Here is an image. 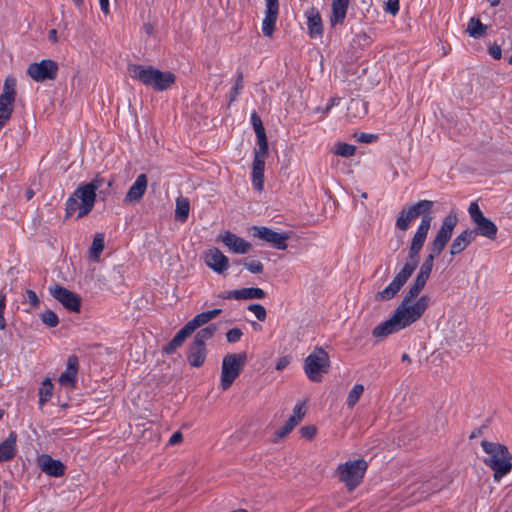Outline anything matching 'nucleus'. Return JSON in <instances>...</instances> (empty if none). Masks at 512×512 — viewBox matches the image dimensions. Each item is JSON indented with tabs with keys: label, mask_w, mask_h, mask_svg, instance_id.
Returning a JSON list of instances; mask_svg holds the SVG:
<instances>
[{
	"label": "nucleus",
	"mask_w": 512,
	"mask_h": 512,
	"mask_svg": "<svg viewBox=\"0 0 512 512\" xmlns=\"http://www.w3.org/2000/svg\"><path fill=\"white\" fill-rule=\"evenodd\" d=\"M432 207L433 201L421 200L408 208L402 209L400 212L396 220V227L401 231H406L413 220L421 214H423V216L421 218L420 225L412 238L406 263L396 274L391 283L384 290L376 294V300L384 301L394 298L418 267L419 255L432 223V216L430 215Z\"/></svg>",
	"instance_id": "nucleus-1"
},
{
	"label": "nucleus",
	"mask_w": 512,
	"mask_h": 512,
	"mask_svg": "<svg viewBox=\"0 0 512 512\" xmlns=\"http://www.w3.org/2000/svg\"><path fill=\"white\" fill-rule=\"evenodd\" d=\"M435 258L429 254L425 257L414 283L410 286L393 315L373 329L372 335L374 337L383 339L412 325L423 316L430 305V297L422 295L418 298V296L430 277Z\"/></svg>",
	"instance_id": "nucleus-2"
},
{
	"label": "nucleus",
	"mask_w": 512,
	"mask_h": 512,
	"mask_svg": "<svg viewBox=\"0 0 512 512\" xmlns=\"http://www.w3.org/2000/svg\"><path fill=\"white\" fill-rule=\"evenodd\" d=\"M481 447L488 455L483 459V462L493 470L494 481L499 482L512 470V456L508 448L501 443L487 440L481 442Z\"/></svg>",
	"instance_id": "nucleus-3"
},
{
	"label": "nucleus",
	"mask_w": 512,
	"mask_h": 512,
	"mask_svg": "<svg viewBox=\"0 0 512 512\" xmlns=\"http://www.w3.org/2000/svg\"><path fill=\"white\" fill-rule=\"evenodd\" d=\"M127 70L131 78L152 87L155 91L167 90L176 80V76L172 72H163L153 66L129 64Z\"/></svg>",
	"instance_id": "nucleus-4"
},
{
	"label": "nucleus",
	"mask_w": 512,
	"mask_h": 512,
	"mask_svg": "<svg viewBox=\"0 0 512 512\" xmlns=\"http://www.w3.org/2000/svg\"><path fill=\"white\" fill-rule=\"evenodd\" d=\"M96 201V193L86 184L79 186L66 202V217H70L78 210L77 219L91 212Z\"/></svg>",
	"instance_id": "nucleus-5"
},
{
	"label": "nucleus",
	"mask_w": 512,
	"mask_h": 512,
	"mask_svg": "<svg viewBox=\"0 0 512 512\" xmlns=\"http://www.w3.org/2000/svg\"><path fill=\"white\" fill-rule=\"evenodd\" d=\"M330 358L322 347H315L304 360V372L307 378L315 383L322 381L323 375L328 373Z\"/></svg>",
	"instance_id": "nucleus-6"
},
{
	"label": "nucleus",
	"mask_w": 512,
	"mask_h": 512,
	"mask_svg": "<svg viewBox=\"0 0 512 512\" xmlns=\"http://www.w3.org/2000/svg\"><path fill=\"white\" fill-rule=\"evenodd\" d=\"M367 468L368 464L364 459H356L340 464L336 473L339 481L344 483L349 491H353L362 482Z\"/></svg>",
	"instance_id": "nucleus-7"
},
{
	"label": "nucleus",
	"mask_w": 512,
	"mask_h": 512,
	"mask_svg": "<svg viewBox=\"0 0 512 512\" xmlns=\"http://www.w3.org/2000/svg\"><path fill=\"white\" fill-rule=\"evenodd\" d=\"M247 361L245 352L227 354L222 361L221 388L228 390L242 372Z\"/></svg>",
	"instance_id": "nucleus-8"
},
{
	"label": "nucleus",
	"mask_w": 512,
	"mask_h": 512,
	"mask_svg": "<svg viewBox=\"0 0 512 512\" xmlns=\"http://www.w3.org/2000/svg\"><path fill=\"white\" fill-rule=\"evenodd\" d=\"M458 222L457 215L455 213H449L442 221L441 227L438 230L434 240L429 244V255L438 257L444 250L446 244L450 240L454 228Z\"/></svg>",
	"instance_id": "nucleus-9"
},
{
	"label": "nucleus",
	"mask_w": 512,
	"mask_h": 512,
	"mask_svg": "<svg viewBox=\"0 0 512 512\" xmlns=\"http://www.w3.org/2000/svg\"><path fill=\"white\" fill-rule=\"evenodd\" d=\"M471 220L475 224L476 236L481 235L490 240H495L498 232V228L494 222L486 218L479 208L476 202H472L468 208Z\"/></svg>",
	"instance_id": "nucleus-10"
},
{
	"label": "nucleus",
	"mask_w": 512,
	"mask_h": 512,
	"mask_svg": "<svg viewBox=\"0 0 512 512\" xmlns=\"http://www.w3.org/2000/svg\"><path fill=\"white\" fill-rule=\"evenodd\" d=\"M15 97L16 79L8 76L4 81L3 92L0 95V129L11 118Z\"/></svg>",
	"instance_id": "nucleus-11"
},
{
	"label": "nucleus",
	"mask_w": 512,
	"mask_h": 512,
	"mask_svg": "<svg viewBox=\"0 0 512 512\" xmlns=\"http://www.w3.org/2000/svg\"><path fill=\"white\" fill-rule=\"evenodd\" d=\"M57 62L44 59L40 62L31 63L27 68V75L35 82H44L55 80L58 74Z\"/></svg>",
	"instance_id": "nucleus-12"
},
{
	"label": "nucleus",
	"mask_w": 512,
	"mask_h": 512,
	"mask_svg": "<svg viewBox=\"0 0 512 512\" xmlns=\"http://www.w3.org/2000/svg\"><path fill=\"white\" fill-rule=\"evenodd\" d=\"M49 292L61 305L70 312L78 313L81 308V297L67 288L55 284L49 287Z\"/></svg>",
	"instance_id": "nucleus-13"
},
{
	"label": "nucleus",
	"mask_w": 512,
	"mask_h": 512,
	"mask_svg": "<svg viewBox=\"0 0 512 512\" xmlns=\"http://www.w3.org/2000/svg\"><path fill=\"white\" fill-rule=\"evenodd\" d=\"M267 156L268 147L255 148L252 166V183L254 188L258 191L263 190L265 160Z\"/></svg>",
	"instance_id": "nucleus-14"
},
{
	"label": "nucleus",
	"mask_w": 512,
	"mask_h": 512,
	"mask_svg": "<svg viewBox=\"0 0 512 512\" xmlns=\"http://www.w3.org/2000/svg\"><path fill=\"white\" fill-rule=\"evenodd\" d=\"M218 241H221L230 251L237 254H245L252 249L251 243L230 231L221 234Z\"/></svg>",
	"instance_id": "nucleus-15"
},
{
	"label": "nucleus",
	"mask_w": 512,
	"mask_h": 512,
	"mask_svg": "<svg viewBox=\"0 0 512 512\" xmlns=\"http://www.w3.org/2000/svg\"><path fill=\"white\" fill-rule=\"evenodd\" d=\"M265 17L262 22V32L264 36L271 37L275 30V24L279 13L278 0H265Z\"/></svg>",
	"instance_id": "nucleus-16"
},
{
	"label": "nucleus",
	"mask_w": 512,
	"mask_h": 512,
	"mask_svg": "<svg viewBox=\"0 0 512 512\" xmlns=\"http://www.w3.org/2000/svg\"><path fill=\"white\" fill-rule=\"evenodd\" d=\"M205 264L213 271L222 274L229 267V259L218 248L209 249L204 255Z\"/></svg>",
	"instance_id": "nucleus-17"
},
{
	"label": "nucleus",
	"mask_w": 512,
	"mask_h": 512,
	"mask_svg": "<svg viewBox=\"0 0 512 512\" xmlns=\"http://www.w3.org/2000/svg\"><path fill=\"white\" fill-rule=\"evenodd\" d=\"M147 184V176L145 174L138 175L133 185L129 188L124 198V202L126 204H134L140 202L147 189Z\"/></svg>",
	"instance_id": "nucleus-18"
},
{
	"label": "nucleus",
	"mask_w": 512,
	"mask_h": 512,
	"mask_svg": "<svg viewBox=\"0 0 512 512\" xmlns=\"http://www.w3.org/2000/svg\"><path fill=\"white\" fill-rule=\"evenodd\" d=\"M40 469L49 476L61 477L65 473V465L59 461L53 459L49 455H42L38 460Z\"/></svg>",
	"instance_id": "nucleus-19"
},
{
	"label": "nucleus",
	"mask_w": 512,
	"mask_h": 512,
	"mask_svg": "<svg viewBox=\"0 0 512 512\" xmlns=\"http://www.w3.org/2000/svg\"><path fill=\"white\" fill-rule=\"evenodd\" d=\"M476 239V232L466 229L454 238L450 245V254L452 256L463 252Z\"/></svg>",
	"instance_id": "nucleus-20"
},
{
	"label": "nucleus",
	"mask_w": 512,
	"mask_h": 512,
	"mask_svg": "<svg viewBox=\"0 0 512 512\" xmlns=\"http://www.w3.org/2000/svg\"><path fill=\"white\" fill-rule=\"evenodd\" d=\"M78 367V358L75 355L69 356L66 370L59 377V383L63 386L74 387L77 380Z\"/></svg>",
	"instance_id": "nucleus-21"
},
{
	"label": "nucleus",
	"mask_w": 512,
	"mask_h": 512,
	"mask_svg": "<svg viewBox=\"0 0 512 512\" xmlns=\"http://www.w3.org/2000/svg\"><path fill=\"white\" fill-rule=\"evenodd\" d=\"M221 313V309H213L197 314L192 320L187 322L184 326L192 334L196 329L207 324L212 319L216 318Z\"/></svg>",
	"instance_id": "nucleus-22"
},
{
	"label": "nucleus",
	"mask_w": 512,
	"mask_h": 512,
	"mask_svg": "<svg viewBox=\"0 0 512 512\" xmlns=\"http://www.w3.org/2000/svg\"><path fill=\"white\" fill-rule=\"evenodd\" d=\"M17 435L11 432L9 436L0 443V462H7L16 456Z\"/></svg>",
	"instance_id": "nucleus-23"
},
{
	"label": "nucleus",
	"mask_w": 512,
	"mask_h": 512,
	"mask_svg": "<svg viewBox=\"0 0 512 512\" xmlns=\"http://www.w3.org/2000/svg\"><path fill=\"white\" fill-rule=\"evenodd\" d=\"M309 35L311 37L321 36L323 33L322 19L319 11L312 7L306 12Z\"/></svg>",
	"instance_id": "nucleus-24"
},
{
	"label": "nucleus",
	"mask_w": 512,
	"mask_h": 512,
	"mask_svg": "<svg viewBox=\"0 0 512 512\" xmlns=\"http://www.w3.org/2000/svg\"><path fill=\"white\" fill-rule=\"evenodd\" d=\"M349 0H332V14L330 24L332 27L342 24L348 10Z\"/></svg>",
	"instance_id": "nucleus-25"
},
{
	"label": "nucleus",
	"mask_w": 512,
	"mask_h": 512,
	"mask_svg": "<svg viewBox=\"0 0 512 512\" xmlns=\"http://www.w3.org/2000/svg\"><path fill=\"white\" fill-rule=\"evenodd\" d=\"M206 345H201L192 342L189 346L188 362L193 367H200L204 364L206 359Z\"/></svg>",
	"instance_id": "nucleus-26"
},
{
	"label": "nucleus",
	"mask_w": 512,
	"mask_h": 512,
	"mask_svg": "<svg viewBox=\"0 0 512 512\" xmlns=\"http://www.w3.org/2000/svg\"><path fill=\"white\" fill-rule=\"evenodd\" d=\"M191 333L187 328L184 326L181 328L177 334L174 336V338L163 347V352L166 354H172L176 351L177 348H179L187 337H189Z\"/></svg>",
	"instance_id": "nucleus-27"
},
{
	"label": "nucleus",
	"mask_w": 512,
	"mask_h": 512,
	"mask_svg": "<svg viewBox=\"0 0 512 512\" xmlns=\"http://www.w3.org/2000/svg\"><path fill=\"white\" fill-rule=\"evenodd\" d=\"M251 122L257 137V147H268L265 128L261 118L255 112L251 115Z\"/></svg>",
	"instance_id": "nucleus-28"
},
{
	"label": "nucleus",
	"mask_w": 512,
	"mask_h": 512,
	"mask_svg": "<svg viewBox=\"0 0 512 512\" xmlns=\"http://www.w3.org/2000/svg\"><path fill=\"white\" fill-rule=\"evenodd\" d=\"M190 203L185 197H178L176 199L175 219L180 222H185L189 216Z\"/></svg>",
	"instance_id": "nucleus-29"
},
{
	"label": "nucleus",
	"mask_w": 512,
	"mask_h": 512,
	"mask_svg": "<svg viewBox=\"0 0 512 512\" xmlns=\"http://www.w3.org/2000/svg\"><path fill=\"white\" fill-rule=\"evenodd\" d=\"M487 26L482 24L481 21L475 17H472L467 25V32L475 39H479L486 34Z\"/></svg>",
	"instance_id": "nucleus-30"
},
{
	"label": "nucleus",
	"mask_w": 512,
	"mask_h": 512,
	"mask_svg": "<svg viewBox=\"0 0 512 512\" xmlns=\"http://www.w3.org/2000/svg\"><path fill=\"white\" fill-rule=\"evenodd\" d=\"M217 328L218 327L216 324H210L209 326L200 329L196 333L193 342L201 344V345H205L206 341H208L209 339H211L214 336V334L217 331Z\"/></svg>",
	"instance_id": "nucleus-31"
},
{
	"label": "nucleus",
	"mask_w": 512,
	"mask_h": 512,
	"mask_svg": "<svg viewBox=\"0 0 512 512\" xmlns=\"http://www.w3.org/2000/svg\"><path fill=\"white\" fill-rule=\"evenodd\" d=\"M53 384L46 378L39 389V404L42 407L52 396Z\"/></svg>",
	"instance_id": "nucleus-32"
},
{
	"label": "nucleus",
	"mask_w": 512,
	"mask_h": 512,
	"mask_svg": "<svg viewBox=\"0 0 512 512\" xmlns=\"http://www.w3.org/2000/svg\"><path fill=\"white\" fill-rule=\"evenodd\" d=\"M364 392V386L362 384H356L350 390L347 396L346 404L348 408H353L359 401L361 395Z\"/></svg>",
	"instance_id": "nucleus-33"
},
{
	"label": "nucleus",
	"mask_w": 512,
	"mask_h": 512,
	"mask_svg": "<svg viewBox=\"0 0 512 512\" xmlns=\"http://www.w3.org/2000/svg\"><path fill=\"white\" fill-rule=\"evenodd\" d=\"M241 299H262L266 293L258 287H249L240 289Z\"/></svg>",
	"instance_id": "nucleus-34"
},
{
	"label": "nucleus",
	"mask_w": 512,
	"mask_h": 512,
	"mask_svg": "<svg viewBox=\"0 0 512 512\" xmlns=\"http://www.w3.org/2000/svg\"><path fill=\"white\" fill-rule=\"evenodd\" d=\"M333 152L341 157H351L356 152V146L348 143H337Z\"/></svg>",
	"instance_id": "nucleus-35"
},
{
	"label": "nucleus",
	"mask_w": 512,
	"mask_h": 512,
	"mask_svg": "<svg viewBox=\"0 0 512 512\" xmlns=\"http://www.w3.org/2000/svg\"><path fill=\"white\" fill-rule=\"evenodd\" d=\"M252 231L254 237L259 238L267 243L270 242L273 234L275 233V231L272 229L264 226H254L252 227Z\"/></svg>",
	"instance_id": "nucleus-36"
},
{
	"label": "nucleus",
	"mask_w": 512,
	"mask_h": 512,
	"mask_svg": "<svg viewBox=\"0 0 512 512\" xmlns=\"http://www.w3.org/2000/svg\"><path fill=\"white\" fill-rule=\"evenodd\" d=\"M290 238L287 233L275 232L270 240V244L279 250H285L287 248V240Z\"/></svg>",
	"instance_id": "nucleus-37"
},
{
	"label": "nucleus",
	"mask_w": 512,
	"mask_h": 512,
	"mask_svg": "<svg viewBox=\"0 0 512 512\" xmlns=\"http://www.w3.org/2000/svg\"><path fill=\"white\" fill-rule=\"evenodd\" d=\"M298 425L297 418H291L286 421V423L281 427L276 433L275 436L277 439H282L286 437L294 428Z\"/></svg>",
	"instance_id": "nucleus-38"
},
{
	"label": "nucleus",
	"mask_w": 512,
	"mask_h": 512,
	"mask_svg": "<svg viewBox=\"0 0 512 512\" xmlns=\"http://www.w3.org/2000/svg\"><path fill=\"white\" fill-rule=\"evenodd\" d=\"M104 249V237L102 234H97L92 242V246L90 248V252L94 258H98L101 252Z\"/></svg>",
	"instance_id": "nucleus-39"
},
{
	"label": "nucleus",
	"mask_w": 512,
	"mask_h": 512,
	"mask_svg": "<svg viewBox=\"0 0 512 512\" xmlns=\"http://www.w3.org/2000/svg\"><path fill=\"white\" fill-rule=\"evenodd\" d=\"M42 322L48 327H56L59 324V318L52 310H46L41 314Z\"/></svg>",
	"instance_id": "nucleus-40"
},
{
	"label": "nucleus",
	"mask_w": 512,
	"mask_h": 512,
	"mask_svg": "<svg viewBox=\"0 0 512 512\" xmlns=\"http://www.w3.org/2000/svg\"><path fill=\"white\" fill-rule=\"evenodd\" d=\"M244 267L251 273L259 274L263 272V264L259 260H244L243 261Z\"/></svg>",
	"instance_id": "nucleus-41"
},
{
	"label": "nucleus",
	"mask_w": 512,
	"mask_h": 512,
	"mask_svg": "<svg viewBox=\"0 0 512 512\" xmlns=\"http://www.w3.org/2000/svg\"><path fill=\"white\" fill-rule=\"evenodd\" d=\"M248 310L251 311L259 321H264L266 319V310L260 304H250L248 306Z\"/></svg>",
	"instance_id": "nucleus-42"
},
{
	"label": "nucleus",
	"mask_w": 512,
	"mask_h": 512,
	"mask_svg": "<svg viewBox=\"0 0 512 512\" xmlns=\"http://www.w3.org/2000/svg\"><path fill=\"white\" fill-rule=\"evenodd\" d=\"M243 88V74L238 73L235 86L231 92L230 102H233L239 94V91Z\"/></svg>",
	"instance_id": "nucleus-43"
},
{
	"label": "nucleus",
	"mask_w": 512,
	"mask_h": 512,
	"mask_svg": "<svg viewBox=\"0 0 512 512\" xmlns=\"http://www.w3.org/2000/svg\"><path fill=\"white\" fill-rule=\"evenodd\" d=\"M242 335L243 333L241 329L232 328L226 333V338L229 343H235L241 339Z\"/></svg>",
	"instance_id": "nucleus-44"
},
{
	"label": "nucleus",
	"mask_w": 512,
	"mask_h": 512,
	"mask_svg": "<svg viewBox=\"0 0 512 512\" xmlns=\"http://www.w3.org/2000/svg\"><path fill=\"white\" fill-rule=\"evenodd\" d=\"M316 432H317V429L313 425L304 426L300 429V433H301L302 437L309 439V440H311L315 437Z\"/></svg>",
	"instance_id": "nucleus-45"
},
{
	"label": "nucleus",
	"mask_w": 512,
	"mask_h": 512,
	"mask_svg": "<svg viewBox=\"0 0 512 512\" xmlns=\"http://www.w3.org/2000/svg\"><path fill=\"white\" fill-rule=\"evenodd\" d=\"M385 11L395 16L399 11V0H387Z\"/></svg>",
	"instance_id": "nucleus-46"
},
{
	"label": "nucleus",
	"mask_w": 512,
	"mask_h": 512,
	"mask_svg": "<svg viewBox=\"0 0 512 512\" xmlns=\"http://www.w3.org/2000/svg\"><path fill=\"white\" fill-rule=\"evenodd\" d=\"M6 306V298L4 294H0V330H4L6 322L4 319V310Z\"/></svg>",
	"instance_id": "nucleus-47"
},
{
	"label": "nucleus",
	"mask_w": 512,
	"mask_h": 512,
	"mask_svg": "<svg viewBox=\"0 0 512 512\" xmlns=\"http://www.w3.org/2000/svg\"><path fill=\"white\" fill-rule=\"evenodd\" d=\"M305 416V409L303 404H297L293 409V415L291 418H297V422L300 423Z\"/></svg>",
	"instance_id": "nucleus-48"
},
{
	"label": "nucleus",
	"mask_w": 512,
	"mask_h": 512,
	"mask_svg": "<svg viewBox=\"0 0 512 512\" xmlns=\"http://www.w3.org/2000/svg\"><path fill=\"white\" fill-rule=\"evenodd\" d=\"M105 183V179L101 176H96L90 183H87V186H90L92 190L96 193V191Z\"/></svg>",
	"instance_id": "nucleus-49"
},
{
	"label": "nucleus",
	"mask_w": 512,
	"mask_h": 512,
	"mask_svg": "<svg viewBox=\"0 0 512 512\" xmlns=\"http://www.w3.org/2000/svg\"><path fill=\"white\" fill-rule=\"evenodd\" d=\"M27 299L31 303L34 308H38L40 304V300L37 294L33 290L26 291Z\"/></svg>",
	"instance_id": "nucleus-50"
},
{
	"label": "nucleus",
	"mask_w": 512,
	"mask_h": 512,
	"mask_svg": "<svg viewBox=\"0 0 512 512\" xmlns=\"http://www.w3.org/2000/svg\"><path fill=\"white\" fill-rule=\"evenodd\" d=\"M290 362H291V358L289 356L280 357L277 360L275 368L277 371H281V370L285 369L290 364Z\"/></svg>",
	"instance_id": "nucleus-51"
},
{
	"label": "nucleus",
	"mask_w": 512,
	"mask_h": 512,
	"mask_svg": "<svg viewBox=\"0 0 512 512\" xmlns=\"http://www.w3.org/2000/svg\"><path fill=\"white\" fill-rule=\"evenodd\" d=\"M489 54L495 59L499 60L502 56V50L501 47L497 44H493L489 47Z\"/></svg>",
	"instance_id": "nucleus-52"
},
{
	"label": "nucleus",
	"mask_w": 512,
	"mask_h": 512,
	"mask_svg": "<svg viewBox=\"0 0 512 512\" xmlns=\"http://www.w3.org/2000/svg\"><path fill=\"white\" fill-rule=\"evenodd\" d=\"M183 441V434L180 431H176L170 437L168 444L169 445H177Z\"/></svg>",
	"instance_id": "nucleus-53"
},
{
	"label": "nucleus",
	"mask_w": 512,
	"mask_h": 512,
	"mask_svg": "<svg viewBox=\"0 0 512 512\" xmlns=\"http://www.w3.org/2000/svg\"><path fill=\"white\" fill-rule=\"evenodd\" d=\"M222 298H224V299H237V300H239V299H241L240 289L239 290L228 291L224 295H222Z\"/></svg>",
	"instance_id": "nucleus-54"
},
{
	"label": "nucleus",
	"mask_w": 512,
	"mask_h": 512,
	"mask_svg": "<svg viewBox=\"0 0 512 512\" xmlns=\"http://www.w3.org/2000/svg\"><path fill=\"white\" fill-rule=\"evenodd\" d=\"M375 138H376V136H375V135H372V134H365V133H363V134L360 136L359 140H360V141H362V142H365V143H369V142H371V141H372L373 139H375Z\"/></svg>",
	"instance_id": "nucleus-55"
},
{
	"label": "nucleus",
	"mask_w": 512,
	"mask_h": 512,
	"mask_svg": "<svg viewBox=\"0 0 512 512\" xmlns=\"http://www.w3.org/2000/svg\"><path fill=\"white\" fill-rule=\"evenodd\" d=\"M101 10L104 14L109 13V0H99Z\"/></svg>",
	"instance_id": "nucleus-56"
},
{
	"label": "nucleus",
	"mask_w": 512,
	"mask_h": 512,
	"mask_svg": "<svg viewBox=\"0 0 512 512\" xmlns=\"http://www.w3.org/2000/svg\"><path fill=\"white\" fill-rule=\"evenodd\" d=\"M143 30L147 35H151L154 31L153 25L150 23H145L143 25Z\"/></svg>",
	"instance_id": "nucleus-57"
},
{
	"label": "nucleus",
	"mask_w": 512,
	"mask_h": 512,
	"mask_svg": "<svg viewBox=\"0 0 512 512\" xmlns=\"http://www.w3.org/2000/svg\"><path fill=\"white\" fill-rule=\"evenodd\" d=\"M48 38L52 42H57V31L55 29H51L48 34Z\"/></svg>",
	"instance_id": "nucleus-58"
},
{
	"label": "nucleus",
	"mask_w": 512,
	"mask_h": 512,
	"mask_svg": "<svg viewBox=\"0 0 512 512\" xmlns=\"http://www.w3.org/2000/svg\"><path fill=\"white\" fill-rule=\"evenodd\" d=\"M336 101H337V99H336V98H332V99H330L329 104H328V105L326 106V108L324 109V113H325V114H327V113L330 111V109H331V108L336 104Z\"/></svg>",
	"instance_id": "nucleus-59"
},
{
	"label": "nucleus",
	"mask_w": 512,
	"mask_h": 512,
	"mask_svg": "<svg viewBox=\"0 0 512 512\" xmlns=\"http://www.w3.org/2000/svg\"><path fill=\"white\" fill-rule=\"evenodd\" d=\"M33 196H34V192H33V190L28 189V190L26 191V198H27V200L32 199V197H33Z\"/></svg>",
	"instance_id": "nucleus-60"
},
{
	"label": "nucleus",
	"mask_w": 512,
	"mask_h": 512,
	"mask_svg": "<svg viewBox=\"0 0 512 512\" xmlns=\"http://www.w3.org/2000/svg\"><path fill=\"white\" fill-rule=\"evenodd\" d=\"M488 2L492 7H495L499 5L500 0H488Z\"/></svg>",
	"instance_id": "nucleus-61"
},
{
	"label": "nucleus",
	"mask_w": 512,
	"mask_h": 512,
	"mask_svg": "<svg viewBox=\"0 0 512 512\" xmlns=\"http://www.w3.org/2000/svg\"><path fill=\"white\" fill-rule=\"evenodd\" d=\"M401 359H402V361H407V362L411 361L410 356L407 353H404L402 355Z\"/></svg>",
	"instance_id": "nucleus-62"
},
{
	"label": "nucleus",
	"mask_w": 512,
	"mask_h": 512,
	"mask_svg": "<svg viewBox=\"0 0 512 512\" xmlns=\"http://www.w3.org/2000/svg\"><path fill=\"white\" fill-rule=\"evenodd\" d=\"M73 3L76 5V6H81L82 3H83V0H73Z\"/></svg>",
	"instance_id": "nucleus-63"
},
{
	"label": "nucleus",
	"mask_w": 512,
	"mask_h": 512,
	"mask_svg": "<svg viewBox=\"0 0 512 512\" xmlns=\"http://www.w3.org/2000/svg\"><path fill=\"white\" fill-rule=\"evenodd\" d=\"M508 63H509L510 65H512V55L509 57V59H508Z\"/></svg>",
	"instance_id": "nucleus-64"
}]
</instances>
